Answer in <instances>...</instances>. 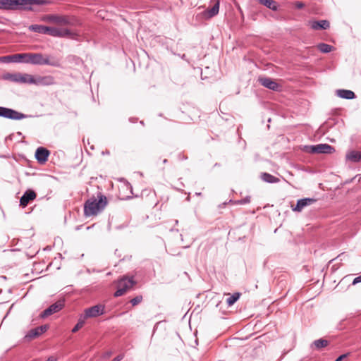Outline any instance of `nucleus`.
<instances>
[{"mask_svg":"<svg viewBox=\"0 0 361 361\" xmlns=\"http://www.w3.org/2000/svg\"><path fill=\"white\" fill-rule=\"evenodd\" d=\"M99 200L95 197L88 199L84 204V215L85 216H96L104 210L107 204L106 197L99 194Z\"/></svg>","mask_w":361,"mask_h":361,"instance_id":"f257e3e1","label":"nucleus"},{"mask_svg":"<svg viewBox=\"0 0 361 361\" xmlns=\"http://www.w3.org/2000/svg\"><path fill=\"white\" fill-rule=\"evenodd\" d=\"M40 20L45 23H54L59 25H76L78 24V20L75 16L47 14L40 18Z\"/></svg>","mask_w":361,"mask_h":361,"instance_id":"f03ea898","label":"nucleus"},{"mask_svg":"<svg viewBox=\"0 0 361 361\" xmlns=\"http://www.w3.org/2000/svg\"><path fill=\"white\" fill-rule=\"evenodd\" d=\"M25 63L32 65H48L54 67L59 66L58 61L54 60L49 55H44L41 53H26Z\"/></svg>","mask_w":361,"mask_h":361,"instance_id":"7ed1b4c3","label":"nucleus"},{"mask_svg":"<svg viewBox=\"0 0 361 361\" xmlns=\"http://www.w3.org/2000/svg\"><path fill=\"white\" fill-rule=\"evenodd\" d=\"M4 79L16 83L33 85L34 76L28 73H6L4 75Z\"/></svg>","mask_w":361,"mask_h":361,"instance_id":"20e7f679","label":"nucleus"},{"mask_svg":"<svg viewBox=\"0 0 361 361\" xmlns=\"http://www.w3.org/2000/svg\"><path fill=\"white\" fill-rule=\"evenodd\" d=\"M134 284L135 281L133 277L128 278L124 276L121 278L118 281L117 290L114 293V295L115 297H120L123 295L128 290L130 289Z\"/></svg>","mask_w":361,"mask_h":361,"instance_id":"39448f33","label":"nucleus"},{"mask_svg":"<svg viewBox=\"0 0 361 361\" xmlns=\"http://www.w3.org/2000/svg\"><path fill=\"white\" fill-rule=\"evenodd\" d=\"M83 313L85 314V317L88 319L96 318L105 313V305L102 304H97L85 309Z\"/></svg>","mask_w":361,"mask_h":361,"instance_id":"423d86ee","label":"nucleus"},{"mask_svg":"<svg viewBox=\"0 0 361 361\" xmlns=\"http://www.w3.org/2000/svg\"><path fill=\"white\" fill-rule=\"evenodd\" d=\"M332 147L328 144H318L306 147L307 152L312 154H329L332 152Z\"/></svg>","mask_w":361,"mask_h":361,"instance_id":"0eeeda50","label":"nucleus"},{"mask_svg":"<svg viewBox=\"0 0 361 361\" xmlns=\"http://www.w3.org/2000/svg\"><path fill=\"white\" fill-rule=\"evenodd\" d=\"M64 307V300H59L56 301L55 303L51 305L48 308L44 310L40 314V317L46 318L54 313L59 312Z\"/></svg>","mask_w":361,"mask_h":361,"instance_id":"6e6552de","label":"nucleus"},{"mask_svg":"<svg viewBox=\"0 0 361 361\" xmlns=\"http://www.w3.org/2000/svg\"><path fill=\"white\" fill-rule=\"evenodd\" d=\"M26 53L16 54L0 57L2 63H25Z\"/></svg>","mask_w":361,"mask_h":361,"instance_id":"1a4fd4ad","label":"nucleus"},{"mask_svg":"<svg viewBox=\"0 0 361 361\" xmlns=\"http://www.w3.org/2000/svg\"><path fill=\"white\" fill-rule=\"evenodd\" d=\"M56 83L55 79L51 75L34 76L33 85L37 86H49Z\"/></svg>","mask_w":361,"mask_h":361,"instance_id":"9d476101","label":"nucleus"},{"mask_svg":"<svg viewBox=\"0 0 361 361\" xmlns=\"http://www.w3.org/2000/svg\"><path fill=\"white\" fill-rule=\"evenodd\" d=\"M211 3L213 4L212 8H207L204 12V16L207 18H212L214 17L219 11L220 0H211Z\"/></svg>","mask_w":361,"mask_h":361,"instance_id":"9b49d317","label":"nucleus"},{"mask_svg":"<svg viewBox=\"0 0 361 361\" xmlns=\"http://www.w3.org/2000/svg\"><path fill=\"white\" fill-rule=\"evenodd\" d=\"M47 329H48V327L47 325H42V326L34 328L27 332V334L25 335V338H27L28 340L34 339V338L39 336L43 333H44Z\"/></svg>","mask_w":361,"mask_h":361,"instance_id":"f8f14e48","label":"nucleus"},{"mask_svg":"<svg viewBox=\"0 0 361 361\" xmlns=\"http://www.w3.org/2000/svg\"><path fill=\"white\" fill-rule=\"evenodd\" d=\"M49 154L50 152L48 149L43 147H39L36 149L35 158L39 163L44 164L47 161Z\"/></svg>","mask_w":361,"mask_h":361,"instance_id":"ddd939ff","label":"nucleus"},{"mask_svg":"<svg viewBox=\"0 0 361 361\" xmlns=\"http://www.w3.org/2000/svg\"><path fill=\"white\" fill-rule=\"evenodd\" d=\"M259 81L262 86L269 90L278 91L280 89V85L269 78H260Z\"/></svg>","mask_w":361,"mask_h":361,"instance_id":"4468645a","label":"nucleus"},{"mask_svg":"<svg viewBox=\"0 0 361 361\" xmlns=\"http://www.w3.org/2000/svg\"><path fill=\"white\" fill-rule=\"evenodd\" d=\"M36 193L32 190H26L20 197V204L22 207H26L29 202L36 198Z\"/></svg>","mask_w":361,"mask_h":361,"instance_id":"2eb2a0df","label":"nucleus"},{"mask_svg":"<svg viewBox=\"0 0 361 361\" xmlns=\"http://www.w3.org/2000/svg\"><path fill=\"white\" fill-rule=\"evenodd\" d=\"M310 27L314 30H326L329 27L330 23L326 20L309 21Z\"/></svg>","mask_w":361,"mask_h":361,"instance_id":"dca6fc26","label":"nucleus"},{"mask_svg":"<svg viewBox=\"0 0 361 361\" xmlns=\"http://www.w3.org/2000/svg\"><path fill=\"white\" fill-rule=\"evenodd\" d=\"M27 117V115L23 113L18 112L12 109L6 108L4 118L13 119V120H20Z\"/></svg>","mask_w":361,"mask_h":361,"instance_id":"f3484780","label":"nucleus"},{"mask_svg":"<svg viewBox=\"0 0 361 361\" xmlns=\"http://www.w3.org/2000/svg\"><path fill=\"white\" fill-rule=\"evenodd\" d=\"M315 200L313 198H302L298 200L295 207H293L292 209L294 212H301L305 207L314 203Z\"/></svg>","mask_w":361,"mask_h":361,"instance_id":"a211bd4d","label":"nucleus"},{"mask_svg":"<svg viewBox=\"0 0 361 361\" xmlns=\"http://www.w3.org/2000/svg\"><path fill=\"white\" fill-rule=\"evenodd\" d=\"M345 160L350 162H358L361 160V151L349 150L345 154Z\"/></svg>","mask_w":361,"mask_h":361,"instance_id":"6ab92c4d","label":"nucleus"},{"mask_svg":"<svg viewBox=\"0 0 361 361\" xmlns=\"http://www.w3.org/2000/svg\"><path fill=\"white\" fill-rule=\"evenodd\" d=\"M32 0H16V9L32 11Z\"/></svg>","mask_w":361,"mask_h":361,"instance_id":"aec40b11","label":"nucleus"},{"mask_svg":"<svg viewBox=\"0 0 361 361\" xmlns=\"http://www.w3.org/2000/svg\"><path fill=\"white\" fill-rule=\"evenodd\" d=\"M1 10H17L16 0H0Z\"/></svg>","mask_w":361,"mask_h":361,"instance_id":"412c9836","label":"nucleus"},{"mask_svg":"<svg viewBox=\"0 0 361 361\" xmlns=\"http://www.w3.org/2000/svg\"><path fill=\"white\" fill-rule=\"evenodd\" d=\"M28 30L31 32L47 35V26L34 24L30 25Z\"/></svg>","mask_w":361,"mask_h":361,"instance_id":"4be33fe9","label":"nucleus"},{"mask_svg":"<svg viewBox=\"0 0 361 361\" xmlns=\"http://www.w3.org/2000/svg\"><path fill=\"white\" fill-rule=\"evenodd\" d=\"M261 178L263 181L269 183H276L279 182V179L277 177L266 172L261 173Z\"/></svg>","mask_w":361,"mask_h":361,"instance_id":"5701e85b","label":"nucleus"},{"mask_svg":"<svg viewBox=\"0 0 361 361\" xmlns=\"http://www.w3.org/2000/svg\"><path fill=\"white\" fill-rule=\"evenodd\" d=\"M259 2L266 6L267 8L272 10L276 11L278 9L277 3L274 0H258Z\"/></svg>","mask_w":361,"mask_h":361,"instance_id":"b1692460","label":"nucleus"},{"mask_svg":"<svg viewBox=\"0 0 361 361\" xmlns=\"http://www.w3.org/2000/svg\"><path fill=\"white\" fill-rule=\"evenodd\" d=\"M329 344V341L326 339L324 338H319L317 340H315L312 344V346H314L317 350H320L326 346H327Z\"/></svg>","mask_w":361,"mask_h":361,"instance_id":"393cba45","label":"nucleus"},{"mask_svg":"<svg viewBox=\"0 0 361 361\" xmlns=\"http://www.w3.org/2000/svg\"><path fill=\"white\" fill-rule=\"evenodd\" d=\"M47 35H49L50 36L55 37H60V35H61V28L47 26Z\"/></svg>","mask_w":361,"mask_h":361,"instance_id":"a878e982","label":"nucleus"},{"mask_svg":"<svg viewBox=\"0 0 361 361\" xmlns=\"http://www.w3.org/2000/svg\"><path fill=\"white\" fill-rule=\"evenodd\" d=\"M61 34L60 37H68L70 39H75L77 36V34L67 28L61 29Z\"/></svg>","mask_w":361,"mask_h":361,"instance_id":"bb28decb","label":"nucleus"},{"mask_svg":"<svg viewBox=\"0 0 361 361\" xmlns=\"http://www.w3.org/2000/svg\"><path fill=\"white\" fill-rule=\"evenodd\" d=\"M355 94L351 90H340V97L347 99H351L355 98Z\"/></svg>","mask_w":361,"mask_h":361,"instance_id":"cd10ccee","label":"nucleus"},{"mask_svg":"<svg viewBox=\"0 0 361 361\" xmlns=\"http://www.w3.org/2000/svg\"><path fill=\"white\" fill-rule=\"evenodd\" d=\"M240 293H235L233 295H231L227 299H226V303L228 306L233 305L240 298Z\"/></svg>","mask_w":361,"mask_h":361,"instance_id":"c85d7f7f","label":"nucleus"},{"mask_svg":"<svg viewBox=\"0 0 361 361\" xmlns=\"http://www.w3.org/2000/svg\"><path fill=\"white\" fill-rule=\"evenodd\" d=\"M317 48L322 53H329L331 51L332 47L325 43H321L318 44Z\"/></svg>","mask_w":361,"mask_h":361,"instance_id":"c756f323","label":"nucleus"},{"mask_svg":"<svg viewBox=\"0 0 361 361\" xmlns=\"http://www.w3.org/2000/svg\"><path fill=\"white\" fill-rule=\"evenodd\" d=\"M251 197L250 196H246L245 197L236 200L233 202V204H245L250 202Z\"/></svg>","mask_w":361,"mask_h":361,"instance_id":"7c9ffc66","label":"nucleus"},{"mask_svg":"<svg viewBox=\"0 0 361 361\" xmlns=\"http://www.w3.org/2000/svg\"><path fill=\"white\" fill-rule=\"evenodd\" d=\"M142 297L141 295H137L130 300V303L132 304L133 306H135V305H138L139 303H140L142 302Z\"/></svg>","mask_w":361,"mask_h":361,"instance_id":"2f4dec72","label":"nucleus"},{"mask_svg":"<svg viewBox=\"0 0 361 361\" xmlns=\"http://www.w3.org/2000/svg\"><path fill=\"white\" fill-rule=\"evenodd\" d=\"M88 319L87 317H85V314H84V313H82V314L80 316V317H79V319H78V321L77 324H78V325H80L81 327H82V326H84V324H85V320H86V319Z\"/></svg>","mask_w":361,"mask_h":361,"instance_id":"473e14b6","label":"nucleus"},{"mask_svg":"<svg viewBox=\"0 0 361 361\" xmlns=\"http://www.w3.org/2000/svg\"><path fill=\"white\" fill-rule=\"evenodd\" d=\"M33 5H44L47 4V0H32Z\"/></svg>","mask_w":361,"mask_h":361,"instance_id":"72a5a7b5","label":"nucleus"},{"mask_svg":"<svg viewBox=\"0 0 361 361\" xmlns=\"http://www.w3.org/2000/svg\"><path fill=\"white\" fill-rule=\"evenodd\" d=\"M112 355V352L111 351H106L104 353L102 354V358L103 360H106L108 358H109Z\"/></svg>","mask_w":361,"mask_h":361,"instance_id":"f704fd0d","label":"nucleus"},{"mask_svg":"<svg viewBox=\"0 0 361 361\" xmlns=\"http://www.w3.org/2000/svg\"><path fill=\"white\" fill-rule=\"evenodd\" d=\"M123 357H124V355L120 354V355H117L116 357H115L112 361H121L123 359Z\"/></svg>","mask_w":361,"mask_h":361,"instance_id":"c9c22d12","label":"nucleus"},{"mask_svg":"<svg viewBox=\"0 0 361 361\" xmlns=\"http://www.w3.org/2000/svg\"><path fill=\"white\" fill-rule=\"evenodd\" d=\"M82 327L78 325V324H75V326L72 329V332L73 333H76L80 329H81Z\"/></svg>","mask_w":361,"mask_h":361,"instance_id":"e433bc0d","label":"nucleus"},{"mask_svg":"<svg viewBox=\"0 0 361 361\" xmlns=\"http://www.w3.org/2000/svg\"><path fill=\"white\" fill-rule=\"evenodd\" d=\"M6 107L0 106V116L4 117Z\"/></svg>","mask_w":361,"mask_h":361,"instance_id":"4c0bfd02","label":"nucleus"},{"mask_svg":"<svg viewBox=\"0 0 361 361\" xmlns=\"http://www.w3.org/2000/svg\"><path fill=\"white\" fill-rule=\"evenodd\" d=\"M359 282H361V275L358 277H356L354 280H353V284H355V283H357Z\"/></svg>","mask_w":361,"mask_h":361,"instance_id":"58836bf2","label":"nucleus"},{"mask_svg":"<svg viewBox=\"0 0 361 361\" xmlns=\"http://www.w3.org/2000/svg\"><path fill=\"white\" fill-rule=\"evenodd\" d=\"M304 6H305V4H304L302 2H298V3L296 4V7H297L298 8H303Z\"/></svg>","mask_w":361,"mask_h":361,"instance_id":"ea45409f","label":"nucleus"},{"mask_svg":"<svg viewBox=\"0 0 361 361\" xmlns=\"http://www.w3.org/2000/svg\"><path fill=\"white\" fill-rule=\"evenodd\" d=\"M46 361H57V357L54 356H50Z\"/></svg>","mask_w":361,"mask_h":361,"instance_id":"a19ab883","label":"nucleus"},{"mask_svg":"<svg viewBox=\"0 0 361 361\" xmlns=\"http://www.w3.org/2000/svg\"><path fill=\"white\" fill-rule=\"evenodd\" d=\"M349 355H350V353H346V354H343V355H340V361H343Z\"/></svg>","mask_w":361,"mask_h":361,"instance_id":"79ce46f5","label":"nucleus"},{"mask_svg":"<svg viewBox=\"0 0 361 361\" xmlns=\"http://www.w3.org/2000/svg\"><path fill=\"white\" fill-rule=\"evenodd\" d=\"M329 278H330V279H334V276H333V274H331L329 276H325L324 279H325L326 281H327Z\"/></svg>","mask_w":361,"mask_h":361,"instance_id":"37998d69","label":"nucleus"},{"mask_svg":"<svg viewBox=\"0 0 361 361\" xmlns=\"http://www.w3.org/2000/svg\"><path fill=\"white\" fill-rule=\"evenodd\" d=\"M335 94H336L337 96H338V90H336L335 91Z\"/></svg>","mask_w":361,"mask_h":361,"instance_id":"c03bdc74","label":"nucleus"},{"mask_svg":"<svg viewBox=\"0 0 361 361\" xmlns=\"http://www.w3.org/2000/svg\"><path fill=\"white\" fill-rule=\"evenodd\" d=\"M163 163H164V164L167 163V159H164Z\"/></svg>","mask_w":361,"mask_h":361,"instance_id":"a18cd8bd","label":"nucleus"},{"mask_svg":"<svg viewBox=\"0 0 361 361\" xmlns=\"http://www.w3.org/2000/svg\"><path fill=\"white\" fill-rule=\"evenodd\" d=\"M335 361H339L338 357H337Z\"/></svg>","mask_w":361,"mask_h":361,"instance_id":"49530a36","label":"nucleus"}]
</instances>
